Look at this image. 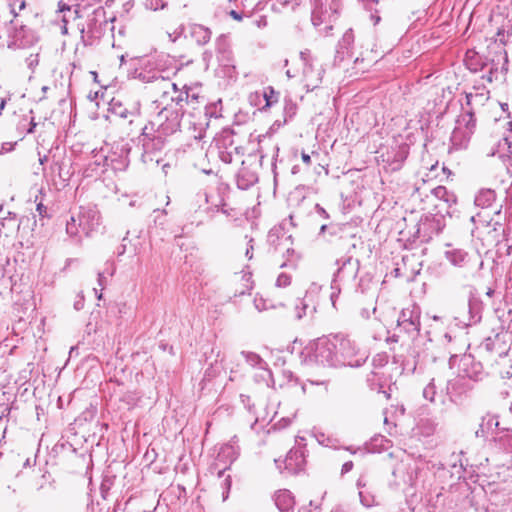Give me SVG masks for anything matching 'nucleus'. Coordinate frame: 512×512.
<instances>
[{
	"mask_svg": "<svg viewBox=\"0 0 512 512\" xmlns=\"http://www.w3.org/2000/svg\"><path fill=\"white\" fill-rule=\"evenodd\" d=\"M162 107L156 117L142 128L137 138V146L141 147V160L143 163L160 162V155L165 146V136L173 134L179 129L178 113Z\"/></svg>",
	"mask_w": 512,
	"mask_h": 512,
	"instance_id": "1",
	"label": "nucleus"
},
{
	"mask_svg": "<svg viewBox=\"0 0 512 512\" xmlns=\"http://www.w3.org/2000/svg\"><path fill=\"white\" fill-rule=\"evenodd\" d=\"M448 364L450 369L457 367V378L448 380L445 386V394L451 401H455V397L459 394L458 387L461 384V379L468 378L479 381L483 378V366L471 354L462 356L453 354L450 356Z\"/></svg>",
	"mask_w": 512,
	"mask_h": 512,
	"instance_id": "2",
	"label": "nucleus"
},
{
	"mask_svg": "<svg viewBox=\"0 0 512 512\" xmlns=\"http://www.w3.org/2000/svg\"><path fill=\"white\" fill-rule=\"evenodd\" d=\"M114 18H108L103 7L99 6L86 14L85 23H78L77 29L80 32L81 42L84 46H91L100 40L107 30H113L110 24Z\"/></svg>",
	"mask_w": 512,
	"mask_h": 512,
	"instance_id": "3",
	"label": "nucleus"
},
{
	"mask_svg": "<svg viewBox=\"0 0 512 512\" xmlns=\"http://www.w3.org/2000/svg\"><path fill=\"white\" fill-rule=\"evenodd\" d=\"M100 225L99 212L94 207H79L77 212L71 214L66 223V232L70 237L78 238L90 236Z\"/></svg>",
	"mask_w": 512,
	"mask_h": 512,
	"instance_id": "4",
	"label": "nucleus"
},
{
	"mask_svg": "<svg viewBox=\"0 0 512 512\" xmlns=\"http://www.w3.org/2000/svg\"><path fill=\"white\" fill-rule=\"evenodd\" d=\"M10 14L13 16L6 24V32L13 44L26 46L31 42L30 30L24 23L25 13H21L26 8V0H8Z\"/></svg>",
	"mask_w": 512,
	"mask_h": 512,
	"instance_id": "5",
	"label": "nucleus"
},
{
	"mask_svg": "<svg viewBox=\"0 0 512 512\" xmlns=\"http://www.w3.org/2000/svg\"><path fill=\"white\" fill-rule=\"evenodd\" d=\"M164 56H157L147 61V64L137 72L136 78L143 83H156L163 89V98L168 95V88H171L174 93L177 92L175 83L169 80L166 69L163 67Z\"/></svg>",
	"mask_w": 512,
	"mask_h": 512,
	"instance_id": "6",
	"label": "nucleus"
},
{
	"mask_svg": "<svg viewBox=\"0 0 512 512\" xmlns=\"http://www.w3.org/2000/svg\"><path fill=\"white\" fill-rule=\"evenodd\" d=\"M308 361L322 366L338 367L336 337L318 339L308 354Z\"/></svg>",
	"mask_w": 512,
	"mask_h": 512,
	"instance_id": "7",
	"label": "nucleus"
},
{
	"mask_svg": "<svg viewBox=\"0 0 512 512\" xmlns=\"http://www.w3.org/2000/svg\"><path fill=\"white\" fill-rule=\"evenodd\" d=\"M336 346L339 366L359 367L365 363L367 355L360 351L354 341L336 337Z\"/></svg>",
	"mask_w": 512,
	"mask_h": 512,
	"instance_id": "8",
	"label": "nucleus"
},
{
	"mask_svg": "<svg viewBox=\"0 0 512 512\" xmlns=\"http://www.w3.org/2000/svg\"><path fill=\"white\" fill-rule=\"evenodd\" d=\"M131 146L125 140L116 141L112 144L108 153L104 156V166L114 171H124L129 165V154Z\"/></svg>",
	"mask_w": 512,
	"mask_h": 512,
	"instance_id": "9",
	"label": "nucleus"
},
{
	"mask_svg": "<svg viewBox=\"0 0 512 512\" xmlns=\"http://www.w3.org/2000/svg\"><path fill=\"white\" fill-rule=\"evenodd\" d=\"M216 59L218 65L223 69L224 75L233 77L236 75L235 58L229 38L220 35L215 41Z\"/></svg>",
	"mask_w": 512,
	"mask_h": 512,
	"instance_id": "10",
	"label": "nucleus"
},
{
	"mask_svg": "<svg viewBox=\"0 0 512 512\" xmlns=\"http://www.w3.org/2000/svg\"><path fill=\"white\" fill-rule=\"evenodd\" d=\"M398 328L414 341L420 334V309L416 306L404 308L397 320Z\"/></svg>",
	"mask_w": 512,
	"mask_h": 512,
	"instance_id": "11",
	"label": "nucleus"
},
{
	"mask_svg": "<svg viewBox=\"0 0 512 512\" xmlns=\"http://www.w3.org/2000/svg\"><path fill=\"white\" fill-rule=\"evenodd\" d=\"M177 96H172L170 98L171 104H166L164 107H168L170 109L169 117L171 118V113H178V121L180 122V114L183 116L186 113H190L189 109L195 111H200V102L199 96L196 94L190 95L188 91L185 92H176Z\"/></svg>",
	"mask_w": 512,
	"mask_h": 512,
	"instance_id": "12",
	"label": "nucleus"
},
{
	"mask_svg": "<svg viewBox=\"0 0 512 512\" xmlns=\"http://www.w3.org/2000/svg\"><path fill=\"white\" fill-rule=\"evenodd\" d=\"M219 159L230 164L235 160H240L244 155V148L234 142L232 133L225 134L217 142Z\"/></svg>",
	"mask_w": 512,
	"mask_h": 512,
	"instance_id": "13",
	"label": "nucleus"
},
{
	"mask_svg": "<svg viewBox=\"0 0 512 512\" xmlns=\"http://www.w3.org/2000/svg\"><path fill=\"white\" fill-rule=\"evenodd\" d=\"M141 105L138 100L113 98L109 104V111L122 119L132 123L140 115Z\"/></svg>",
	"mask_w": 512,
	"mask_h": 512,
	"instance_id": "14",
	"label": "nucleus"
},
{
	"mask_svg": "<svg viewBox=\"0 0 512 512\" xmlns=\"http://www.w3.org/2000/svg\"><path fill=\"white\" fill-rule=\"evenodd\" d=\"M337 264L339 267L334 274V278L331 283V289H337L338 292H340L341 288L339 282L345 280H354L357 277L359 271V261L350 256L342 260H337Z\"/></svg>",
	"mask_w": 512,
	"mask_h": 512,
	"instance_id": "15",
	"label": "nucleus"
},
{
	"mask_svg": "<svg viewBox=\"0 0 512 512\" xmlns=\"http://www.w3.org/2000/svg\"><path fill=\"white\" fill-rule=\"evenodd\" d=\"M315 2V9L312 14L314 25H318L320 22L324 21L332 22L337 18L342 7L341 0H325V7L321 3V0H315Z\"/></svg>",
	"mask_w": 512,
	"mask_h": 512,
	"instance_id": "16",
	"label": "nucleus"
},
{
	"mask_svg": "<svg viewBox=\"0 0 512 512\" xmlns=\"http://www.w3.org/2000/svg\"><path fill=\"white\" fill-rule=\"evenodd\" d=\"M275 463L280 472L283 471L281 466V463H283L284 470L288 471V473H298L300 470L303 469L305 463L304 453L300 449H291L283 462L275 460Z\"/></svg>",
	"mask_w": 512,
	"mask_h": 512,
	"instance_id": "17",
	"label": "nucleus"
},
{
	"mask_svg": "<svg viewBox=\"0 0 512 512\" xmlns=\"http://www.w3.org/2000/svg\"><path fill=\"white\" fill-rule=\"evenodd\" d=\"M259 153H260V164L267 157H271V167L273 170L276 168V161L279 155V146L270 137H263L259 140Z\"/></svg>",
	"mask_w": 512,
	"mask_h": 512,
	"instance_id": "18",
	"label": "nucleus"
},
{
	"mask_svg": "<svg viewBox=\"0 0 512 512\" xmlns=\"http://www.w3.org/2000/svg\"><path fill=\"white\" fill-rule=\"evenodd\" d=\"M359 489V498L363 506L370 508L378 505L374 487L368 484L363 477H360L356 483Z\"/></svg>",
	"mask_w": 512,
	"mask_h": 512,
	"instance_id": "19",
	"label": "nucleus"
},
{
	"mask_svg": "<svg viewBox=\"0 0 512 512\" xmlns=\"http://www.w3.org/2000/svg\"><path fill=\"white\" fill-rule=\"evenodd\" d=\"M242 167L236 175V183L238 188L247 190L258 181V174L254 169L246 166V162L242 161Z\"/></svg>",
	"mask_w": 512,
	"mask_h": 512,
	"instance_id": "20",
	"label": "nucleus"
},
{
	"mask_svg": "<svg viewBox=\"0 0 512 512\" xmlns=\"http://www.w3.org/2000/svg\"><path fill=\"white\" fill-rule=\"evenodd\" d=\"M236 443V437H233L230 442L223 444L218 451L216 460L224 465L223 470L238 457V446Z\"/></svg>",
	"mask_w": 512,
	"mask_h": 512,
	"instance_id": "21",
	"label": "nucleus"
},
{
	"mask_svg": "<svg viewBox=\"0 0 512 512\" xmlns=\"http://www.w3.org/2000/svg\"><path fill=\"white\" fill-rule=\"evenodd\" d=\"M324 70L321 67L315 68L313 65L303 67V77L305 87L308 91H312L322 82Z\"/></svg>",
	"mask_w": 512,
	"mask_h": 512,
	"instance_id": "22",
	"label": "nucleus"
},
{
	"mask_svg": "<svg viewBox=\"0 0 512 512\" xmlns=\"http://www.w3.org/2000/svg\"><path fill=\"white\" fill-rule=\"evenodd\" d=\"M274 502L280 512H290L293 510L295 501L289 490H279L274 495Z\"/></svg>",
	"mask_w": 512,
	"mask_h": 512,
	"instance_id": "23",
	"label": "nucleus"
},
{
	"mask_svg": "<svg viewBox=\"0 0 512 512\" xmlns=\"http://www.w3.org/2000/svg\"><path fill=\"white\" fill-rule=\"evenodd\" d=\"M471 131L463 130L462 126H456L451 134V143L454 149L465 148L470 140Z\"/></svg>",
	"mask_w": 512,
	"mask_h": 512,
	"instance_id": "24",
	"label": "nucleus"
},
{
	"mask_svg": "<svg viewBox=\"0 0 512 512\" xmlns=\"http://www.w3.org/2000/svg\"><path fill=\"white\" fill-rule=\"evenodd\" d=\"M190 34L198 45L207 44L212 36L211 30L200 24L192 25L190 29Z\"/></svg>",
	"mask_w": 512,
	"mask_h": 512,
	"instance_id": "25",
	"label": "nucleus"
},
{
	"mask_svg": "<svg viewBox=\"0 0 512 512\" xmlns=\"http://www.w3.org/2000/svg\"><path fill=\"white\" fill-rule=\"evenodd\" d=\"M202 108L205 110L204 111V115H205V118H204V121L203 122H199V123H193V128H194V134H193V138L196 139V140H201L203 137H204V134H205V128L204 126H208V120H207V116H213L215 115V111H212L213 110H216V105H213L211 107H208L204 102L202 103Z\"/></svg>",
	"mask_w": 512,
	"mask_h": 512,
	"instance_id": "26",
	"label": "nucleus"
},
{
	"mask_svg": "<svg viewBox=\"0 0 512 512\" xmlns=\"http://www.w3.org/2000/svg\"><path fill=\"white\" fill-rule=\"evenodd\" d=\"M446 259L456 267H463L468 259V253L463 249L451 248L445 252Z\"/></svg>",
	"mask_w": 512,
	"mask_h": 512,
	"instance_id": "27",
	"label": "nucleus"
},
{
	"mask_svg": "<svg viewBox=\"0 0 512 512\" xmlns=\"http://www.w3.org/2000/svg\"><path fill=\"white\" fill-rule=\"evenodd\" d=\"M495 200V191L489 188H483L475 196L474 202L478 207L488 208L495 202Z\"/></svg>",
	"mask_w": 512,
	"mask_h": 512,
	"instance_id": "28",
	"label": "nucleus"
},
{
	"mask_svg": "<svg viewBox=\"0 0 512 512\" xmlns=\"http://www.w3.org/2000/svg\"><path fill=\"white\" fill-rule=\"evenodd\" d=\"M59 12L63 14L62 23H69L70 21H75L78 18L83 17L81 14L83 11L80 10L78 6L75 9H72L71 6L66 5L63 2L59 3Z\"/></svg>",
	"mask_w": 512,
	"mask_h": 512,
	"instance_id": "29",
	"label": "nucleus"
},
{
	"mask_svg": "<svg viewBox=\"0 0 512 512\" xmlns=\"http://www.w3.org/2000/svg\"><path fill=\"white\" fill-rule=\"evenodd\" d=\"M441 385L440 379L433 377L423 388L422 396L425 400L434 403L438 395V387Z\"/></svg>",
	"mask_w": 512,
	"mask_h": 512,
	"instance_id": "30",
	"label": "nucleus"
},
{
	"mask_svg": "<svg viewBox=\"0 0 512 512\" xmlns=\"http://www.w3.org/2000/svg\"><path fill=\"white\" fill-rule=\"evenodd\" d=\"M465 63L467 68L473 72L484 70L488 66V64L481 61L480 56L474 51L466 53Z\"/></svg>",
	"mask_w": 512,
	"mask_h": 512,
	"instance_id": "31",
	"label": "nucleus"
},
{
	"mask_svg": "<svg viewBox=\"0 0 512 512\" xmlns=\"http://www.w3.org/2000/svg\"><path fill=\"white\" fill-rule=\"evenodd\" d=\"M494 440L507 452H512V430L503 429L494 436Z\"/></svg>",
	"mask_w": 512,
	"mask_h": 512,
	"instance_id": "32",
	"label": "nucleus"
},
{
	"mask_svg": "<svg viewBox=\"0 0 512 512\" xmlns=\"http://www.w3.org/2000/svg\"><path fill=\"white\" fill-rule=\"evenodd\" d=\"M432 194L436 198L446 202L448 204V206H452V205L456 204V202H457L456 195L453 192L448 191L447 188L444 186H438V187L434 188L432 190Z\"/></svg>",
	"mask_w": 512,
	"mask_h": 512,
	"instance_id": "33",
	"label": "nucleus"
},
{
	"mask_svg": "<svg viewBox=\"0 0 512 512\" xmlns=\"http://www.w3.org/2000/svg\"><path fill=\"white\" fill-rule=\"evenodd\" d=\"M416 429L419 434L423 436H430L436 430V423L428 418L420 419L417 423Z\"/></svg>",
	"mask_w": 512,
	"mask_h": 512,
	"instance_id": "34",
	"label": "nucleus"
},
{
	"mask_svg": "<svg viewBox=\"0 0 512 512\" xmlns=\"http://www.w3.org/2000/svg\"><path fill=\"white\" fill-rule=\"evenodd\" d=\"M241 355L245 359L246 363L251 367H256L259 369H265L266 362L256 353L253 352H241Z\"/></svg>",
	"mask_w": 512,
	"mask_h": 512,
	"instance_id": "35",
	"label": "nucleus"
},
{
	"mask_svg": "<svg viewBox=\"0 0 512 512\" xmlns=\"http://www.w3.org/2000/svg\"><path fill=\"white\" fill-rule=\"evenodd\" d=\"M310 309V313L315 310L314 307H310V303L307 297L299 298L295 303L296 318L301 319L308 314L307 310Z\"/></svg>",
	"mask_w": 512,
	"mask_h": 512,
	"instance_id": "36",
	"label": "nucleus"
},
{
	"mask_svg": "<svg viewBox=\"0 0 512 512\" xmlns=\"http://www.w3.org/2000/svg\"><path fill=\"white\" fill-rule=\"evenodd\" d=\"M464 124L463 130H470L471 135L473 134L475 128V118L472 112H467L461 116V118L457 121L458 126H462Z\"/></svg>",
	"mask_w": 512,
	"mask_h": 512,
	"instance_id": "37",
	"label": "nucleus"
},
{
	"mask_svg": "<svg viewBox=\"0 0 512 512\" xmlns=\"http://www.w3.org/2000/svg\"><path fill=\"white\" fill-rule=\"evenodd\" d=\"M381 377L379 376V373L376 371H372L367 376V383L370 386L372 390L381 389L383 385L380 383Z\"/></svg>",
	"mask_w": 512,
	"mask_h": 512,
	"instance_id": "38",
	"label": "nucleus"
},
{
	"mask_svg": "<svg viewBox=\"0 0 512 512\" xmlns=\"http://www.w3.org/2000/svg\"><path fill=\"white\" fill-rule=\"evenodd\" d=\"M166 210L155 209L153 211V222L155 226L163 227L166 223Z\"/></svg>",
	"mask_w": 512,
	"mask_h": 512,
	"instance_id": "39",
	"label": "nucleus"
},
{
	"mask_svg": "<svg viewBox=\"0 0 512 512\" xmlns=\"http://www.w3.org/2000/svg\"><path fill=\"white\" fill-rule=\"evenodd\" d=\"M499 425L498 421H496L493 418H489L486 423L483 421L480 425V428L476 431L477 437H484L485 436V430L484 426H487L488 429L492 428L493 426L497 427Z\"/></svg>",
	"mask_w": 512,
	"mask_h": 512,
	"instance_id": "40",
	"label": "nucleus"
},
{
	"mask_svg": "<svg viewBox=\"0 0 512 512\" xmlns=\"http://www.w3.org/2000/svg\"><path fill=\"white\" fill-rule=\"evenodd\" d=\"M166 6L165 0H145V7L147 9L157 11L159 9H164Z\"/></svg>",
	"mask_w": 512,
	"mask_h": 512,
	"instance_id": "41",
	"label": "nucleus"
},
{
	"mask_svg": "<svg viewBox=\"0 0 512 512\" xmlns=\"http://www.w3.org/2000/svg\"><path fill=\"white\" fill-rule=\"evenodd\" d=\"M260 6H261V2H258L255 7L253 8V10L249 13V14H242V13H239L235 10H231L229 12V15L234 19V20H237V21H241L243 19V16H246V17H251L252 16V13L253 12H257L260 10Z\"/></svg>",
	"mask_w": 512,
	"mask_h": 512,
	"instance_id": "42",
	"label": "nucleus"
},
{
	"mask_svg": "<svg viewBox=\"0 0 512 512\" xmlns=\"http://www.w3.org/2000/svg\"><path fill=\"white\" fill-rule=\"evenodd\" d=\"M51 172L58 176V178L62 181H66L67 178L62 174V164L59 161H53L50 165Z\"/></svg>",
	"mask_w": 512,
	"mask_h": 512,
	"instance_id": "43",
	"label": "nucleus"
},
{
	"mask_svg": "<svg viewBox=\"0 0 512 512\" xmlns=\"http://www.w3.org/2000/svg\"><path fill=\"white\" fill-rule=\"evenodd\" d=\"M488 69V73L483 75L482 78L486 79L488 82H492L493 80H496L498 78V68L494 67V65H488L486 67Z\"/></svg>",
	"mask_w": 512,
	"mask_h": 512,
	"instance_id": "44",
	"label": "nucleus"
},
{
	"mask_svg": "<svg viewBox=\"0 0 512 512\" xmlns=\"http://www.w3.org/2000/svg\"><path fill=\"white\" fill-rule=\"evenodd\" d=\"M35 202H37L36 211H37L38 215L41 218H49L50 216L48 214V208H47V206H45L43 204L42 200L38 201V196H36Z\"/></svg>",
	"mask_w": 512,
	"mask_h": 512,
	"instance_id": "45",
	"label": "nucleus"
},
{
	"mask_svg": "<svg viewBox=\"0 0 512 512\" xmlns=\"http://www.w3.org/2000/svg\"><path fill=\"white\" fill-rule=\"evenodd\" d=\"M291 283V276L286 273H281L278 275L276 280L277 287H287Z\"/></svg>",
	"mask_w": 512,
	"mask_h": 512,
	"instance_id": "46",
	"label": "nucleus"
},
{
	"mask_svg": "<svg viewBox=\"0 0 512 512\" xmlns=\"http://www.w3.org/2000/svg\"><path fill=\"white\" fill-rule=\"evenodd\" d=\"M254 306L259 312L267 310L271 307L270 305L267 304V301L262 297H256L254 299Z\"/></svg>",
	"mask_w": 512,
	"mask_h": 512,
	"instance_id": "47",
	"label": "nucleus"
},
{
	"mask_svg": "<svg viewBox=\"0 0 512 512\" xmlns=\"http://www.w3.org/2000/svg\"><path fill=\"white\" fill-rule=\"evenodd\" d=\"M300 58L303 62V67L307 65H313V57L309 50H304L300 52Z\"/></svg>",
	"mask_w": 512,
	"mask_h": 512,
	"instance_id": "48",
	"label": "nucleus"
},
{
	"mask_svg": "<svg viewBox=\"0 0 512 512\" xmlns=\"http://www.w3.org/2000/svg\"><path fill=\"white\" fill-rule=\"evenodd\" d=\"M488 92H486L485 94L484 93H467L466 94V98H467V104H471L472 101L474 100H477L478 98L480 99H483V100H486L488 99V96H487Z\"/></svg>",
	"mask_w": 512,
	"mask_h": 512,
	"instance_id": "49",
	"label": "nucleus"
},
{
	"mask_svg": "<svg viewBox=\"0 0 512 512\" xmlns=\"http://www.w3.org/2000/svg\"><path fill=\"white\" fill-rule=\"evenodd\" d=\"M387 364V356L385 354H378L373 358L374 367H383Z\"/></svg>",
	"mask_w": 512,
	"mask_h": 512,
	"instance_id": "50",
	"label": "nucleus"
},
{
	"mask_svg": "<svg viewBox=\"0 0 512 512\" xmlns=\"http://www.w3.org/2000/svg\"><path fill=\"white\" fill-rule=\"evenodd\" d=\"M197 203L199 204V207H201V202L208 204L209 203V195L206 191H199L196 194Z\"/></svg>",
	"mask_w": 512,
	"mask_h": 512,
	"instance_id": "51",
	"label": "nucleus"
},
{
	"mask_svg": "<svg viewBox=\"0 0 512 512\" xmlns=\"http://www.w3.org/2000/svg\"><path fill=\"white\" fill-rule=\"evenodd\" d=\"M338 229L339 228L337 226H333V225L328 226L327 224H323L320 227L319 235H323L326 230H329L331 235H335L337 233Z\"/></svg>",
	"mask_w": 512,
	"mask_h": 512,
	"instance_id": "52",
	"label": "nucleus"
},
{
	"mask_svg": "<svg viewBox=\"0 0 512 512\" xmlns=\"http://www.w3.org/2000/svg\"><path fill=\"white\" fill-rule=\"evenodd\" d=\"M252 23L258 28H265L268 24L267 17L264 15L259 16L257 19L253 20Z\"/></svg>",
	"mask_w": 512,
	"mask_h": 512,
	"instance_id": "53",
	"label": "nucleus"
},
{
	"mask_svg": "<svg viewBox=\"0 0 512 512\" xmlns=\"http://www.w3.org/2000/svg\"><path fill=\"white\" fill-rule=\"evenodd\" d=\"M266 100V106H270L273 102L276 101L275 92L272 88H270V94H264Z\"/></svg>",
	"mask_w": 512,
	"mask_h": 512,
	"instance_id": "54",
	"label": "nucleus"
},
{
	"mask_svg": "<svg viewBox=\"0 0 512 512\" xmlns=\"http://www.w3.org/2000/svg\"><path fill=\"white\" fill-rule=\"evenodd\" d=\"M315 210L323 219L329 218V214L327 213V211L319 204L315 205Z\"/></svg>",
	"mask_w": 512,
	"mask_h": 512,
	"instance_id": "55",
	"label": "nucleus"
},
{
	"mask_svg": "<svg viewBox=\"0 0 512 512\" xmlns=\"http://www.w3.org/2000/svg\"><path fill=\"white\" fill-rule=\"evenodd\" d=\"M84 307V296L79 295L78 299L74 302V308L79 311Z\"/></svg>",
	"mask_w": 512,
	"mask_h": 512,
	"instance_id": "56",
	"label": "nucleus"
},
{
	"mask_svg": "<svg viewBox=\"0 0 512 512\" xmlns=\"http://www.w3.org/2000/svg\"><path fill=\"white\" fill-rule=\"evenodd\" d=\"M352 469H353V462H352V461H347V462H345V463L342 465L341 473H342V474L348 473V472H350Z\"/></svg>",
	"mask_w": 512,
	"mask_h": 512,
	"instance_id": "57",
	"label": "nucleus"
},
{
	"mask_svg": "<svg viewBox=\"0 0 512 512\" xmlns=\"http://www.w3.org/2000/svg\"><path fill=\"white\" fill-rule=\"evenodd\" d=\"M105 283H106L105 273L104 272H99L98 273V284L101 287V289L104 288Z\"/></svg>",
	"mask_w": 512,
	"mask_h": 512,
	"instance_id": "58",
	"label": "nucleus"
},
{
	"mask_svg": "<svg viewBox=\"0 0 512 512\" xmlns=\"http://www.w3.org/2000/svg\"><path fill=\"white\" fill-rule=\"evenodd\" d=\"M253 239L249 240V247L246 250L245 255L248 257V259H251L253 256V245H252Z\"/></svg>",
	"mask_w": 512,
	"mask_h": 512,
	"instance_id": "59",
	"label": "nucleus"
},
{
	"mask_svg": "<svg viewBox=\"0 0 512 512\" xmlns=\"http://www.w3.org/2000/svg\"><path fill=\"white\" fill-rule=\"evenodd\" d=\"M301 158H302V161L306 164V165H310L311 164V157L309 154L305 153V152H302L301 154Z\"/></svg>",
	"mask_w": 512,
	"mask_h": 512,
	"instance_id": "60",
	"label": "nucleus"
},
{
	"mask_svg": "<svg viewBox=\"0 0 512 512\" xmlns=\"http://www.w3.org/2000/svg\"><path fill=\"white\" fill-rule=\"evenodd\" d=\"M211 58H212V52H211V51L206 50V51L203 53V60L207 63V66L209 65V61L211 60Z\"/></svg>",
	"mask_w": 512,
	"mask_h": 512,
	"instance_id": "61",
	"label": "nucleus"
},
{
	"mask_svg": "<svg viewBox=\"0 0 512 512\" xmlns=\"http://www.w3.org/2000/svg\"><path fill=\"white\" fill-rule=\"evenodd\" d=\"M339 293H340V292H338V290H337V289H332V293H331V295H330V299H331V301H332L333 306H335V301H336V298H337V296H338V294H339Z\"/></svg>",
	"mask_w": 512,
	"mask_h": 512,
	"instance_id": "62",
	"label": "nucleus"
},
{
	"mask_svg": "<svg viewBox=\"0 0 512 512\" xmlns=\"http://www.w3.org/2000/svg\"><path fill=\"white\" fill-rule=\"evenodd\" d=\"M290 241H291V237L290 236L284 237L281 240V243L279 245L285 247L286 244H288Z\"/></svg>",
	"mask_w": 512,
	"mask_h": 512,
	"instance_id": "63",
	"label": "nucleus"
},
{
	"mask_svg": "<svg viewBox=\"0 0 512 512\" xmlns=\"http://www.w3.org/2000/svg\"><path fill=\"white\" fill-rule=\"evenodd\" d=\"M250 289H251V287L246 286V288H245V289H242V290H240L239 292H236V293L234 294V296L244 295V294H245L247 291H249Z\"/></svg>",
	"mask_w": 512,
	"mask_h": 512,
	"instance_id": "64",
	"label": "nucleus"
}]
</instances>
